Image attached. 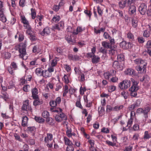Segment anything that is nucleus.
<instances>
[{
    "mask_svg": "<svg viewBox=\"0 0 151 151\" xmlns=\"http://www.w3.org/2000/svg\"><path fill=\"white\" fill-rule=\"evenodd\" d=\"M27 44V41L25 40L24 42L20 43L18 46L19 53V56L21 58H23L26 55V48Z\"/></svg>",
    "mask_w": 151,
    "mask_h": 151,
    "instance_id": "nucleus-1",
    "label": "nucleus"
},
{
    "mask_svg": "<svg viewBox=\"0 0 151 151\" xmlns=\"http://www.w3.org/2000/svg\"><path fill=\"white\" fill-rule=\"evenodd\" d=\"M131 80L133 83L131 87L129 88V90L131 91L130 95L133 97H136L137 95V91L138 90L139 87L138 86L139 82L135 81L134 79L132 78Z\"/></svg>",
    "mask_w": 151,
    "mask_h": 151,
    "instance_id": "nucleus-2",
    "label": "nucleus"
},
{
    "mask_svg": "<svg viewBox=\"0 0 151 151\" xmlns=\"http://www.w3.org/2000/svg\"><path fill=\"white\" fill-rule=\"evenodd\" d=\"M50 105L51 106L50 108V110L52 112H58V114L63 121L66 120H67V116L64 113L62 112V109L61 108L57 109L55 107L57 106V104H55V106H53V107H52L53 106L52 105V104Z\"/></svg>",
    "mask_w": 151,
    "mask_h": 151,
    "instance_id": "nucleus-3",
    "label": "nucleus"
},
{
    "mask_svg": "<svg viewBox=\"0 0 151 151\" xmlns=\"http://www.w3.org/2000/svg\"><path fill=\"white\" fill-rule=\"evenodd\" d=\"M150 108L149 106L145 108L144 109L141 108H139L137 110V112L139 114L142 113L143 114V116L145 118L143 119V121L144 122H145L148 117V113L150 111Z\"/></svg>",
    "mask_w": 151,
    "mask_h": 151,
    "instance_id": "nucleus-4",
    "label": "nucleus"
},
{
    "mask_svg": "<svg viewBox=\"0 0 151 151\" xmlns=\"http://www.w3.org/2000/svg\"><path fill=\"white\" fill-rule=\"evenodd\" d=\"M140 63L139 66L137 69V71L140 73H145L146 72V65L147 64L146 61L141 59Z\"/></svg>",
    "mask_w": 151,
    "mask_h": 151,
    "instance_id": "nucleus-5",
    "label": "nucleus"
},
{
    "mask_svg": "<svg viewBox=\"0 0 151 151\" xmlns=\"http://www.w3.org/2000/svg\"><path fill=\"white\" fill-rule=\"evenodd\" d=\"M130 85V81L129 80H125L119 84V86L121 89H124L127 88Z\"/></svg>",
    "mask_w": 151,
    "mask_h": 151,
    "instance_id": "nucleus-6",
    "label": "nucleus"
},
{
    "mask_svg": "<svg viewBox=\"0 0 151 151\" xmlns=\"http://www.w3.org/2000/svg\"><path fill=\"white\" fill-rule=\"evenodd\" d=\"M70 29H72L73 28L70 27H68L67 28V31L68 32L72 33L73 34L75 35H77L78 33L81 32L85 30L84 28H82L80 26L78 27L74 31L70 30Z\"/></svg>",
    "mask_w": 151,
    "mask_h": 151,
    "instance_id": "nucleus-7",
    "label": "nucleus"
},
{
    "mask_svg": "<svg viewBox=\"0 0 151 151\" xmlns=\"http://www.w3.org/2000/svg\"><path fill=\"white\" fill-rule=\"evenodd\" d=\"M147 10L146 5L144 3L141 4L139 8V11L140 14L142 15H144Z\"/></svg>",
    "mask_w": 151,
    "mask_h": 151,
    "instance_id": "nucleus-8",
    "label": "nucleus"
},
{
    "mask_svg": "<svg viewBox=\"0 0 151 151\" xmlns=\"http://www.w3.org/2000/svg\"><path fill=\"white\" fill-rule=\"evenodd\" d=\"M116 72V71L114 70L107 71L104 73V76L106 79L109 80L110 77L115 74Z\"/></svg>",
    "mask_w": 151,
    "mask_h": 151,
    "instance_id": "nucleus-9",
    "label": "nucleus"
},
{
    "mask_svg": "<svg viewBox=\"0 0 151 151\" xmlns=\"http://www.w3.org/2000/svg\"><path fill=\"white\" fill-rule=\"evenodd\" d=\"M20 18L21 22L24 24V27H27L29 28L30 25H29V22L26 19L24 16H20Z\"/></svg>",
    "mask_w": 151,
    "mask_h": 151,
    "instance_id": "nucleus-10",
    "label": "nucleus"
},
{
    "mask_svg": "<svg viewBox=\"0 0 151 151\" xmlns=\"http://www.w3.org/2000/svg\"><path fill=\"white\" fill-rule=\"evenodd\" d=\"M64 27V23L63 21H61L58 24H55L52 27V28L58 30L63 29Z\"/></svg>",
    "mask_w": 151,
    "mask_h": 151,
    "instance_id": "nucleus-11",
    "label": "nucleus"
},
{
    "mask_svg": "<svg viewBox=\"0 0 151 151\" xmlns=\"http://www.w3.org/2000/svg\"><path fill=\"white\" fill-rule=\"evenodd\" d=\"M109 50V53L110 55H114L117 54V46L116 45L112 46Z\"/></svg>",
    "mask_w": 151,
    "mask_h": 151,
    "instance_id": "nucleus-12",
    "label": "nucleus"
},
{
    "mask_svg": "<svg viewBox=\"0 0 151 151\" xmlns=\"http://www.w3.org/2000/svg\"><path fill=\"white\" fill-rule=\"evenodd\" d=\"M112 66L116 70H120L123 69V67L117 61L115 60L113 62Z\"/></svg>",
    "mask_w": 151,
    "mask_h": 151,
    "instance_id": "nucleus-13",
    "label": "nucleus"
},
{
    "mask_svg": "<svg viewBox=\"0 0 151 151\" xmlns=\"http://www.w3.org/2000/svg\"><path fill=\"white\" fill-rule=\"evenodd\" d=\"M32 93V97L33 99H37L39 96L38 95V90L37 88H35L31 91Z\"/></svg>",
    "mask_w": 151,
    "mask_h": 151,
    "instance_id": "nucleus-14",
    "label": "nucleus"
},
{
    "mask_svg": "<svg viewBox=\"0 0 151 151\" xmlns=\"http://www.w3.org/2000/svg\"><path fill=\"white\" fill-rule=\"evenodd\" d=\"M53 139V135L51 133H47V136L44 138V141L45 143H48Z\"/></svg>",
    "mask_w": 151,
    "mask_h": 151,
    "instance_id": "nucleus-15",
    "label": "nucleus"
},
{
    "mask_svg": "<svg viewBox=\"0 0 151 151\" xmlns=\"http://www.w3.org/2000/svg\"><path fill=\"white\" fill-rule=\"evenodd\" d=\"M50 28L48 27H45L43 29V30L41 32L40 34L44 36L49 35L50 34Z\"/></svg>",
    "mask_w": 151,
    "mask_h": 151,
    "instance_id": "nucleus-16",
    "label": "nucleus"
},
{
    "mask_svg": "<svg viewBox=\"0 0 151 151\" xmlns=\"http://www.w3.org/2000/svg\"><path fill=\"white\" fill-rule=\"evenodd\" d=\"M67 130L66 131V135L68 137H71L73 135L75 136L76 134L74 132H72V129L71 128H69L67 127H66Z\"/></svg>",
    "mask_w": 151,
    "mask_h": 151,
    "instance_id": "nucleus-17",
    "label": "nucleus"
},
{
    "mask_svg": "<svg viewBox=\"0 0 151 151\" xmlns=\"http://www.w3.org/2000/svg\"><path fill=\"white\" fill-rule=\"evenodd\" d=\"M91 52L87 54V57L88 58H93L95 55V53L96 51V48L95 47H93L91 50Z\"/></svg>",
    "mask_w": 151,
    "mask_h": 151,
    "instance_id": "nucleus-18",
    "label": "nucleus"
},
{
    "mask_svg": "<svg viewBox=\"0 0 151 151\" xmlns=\"http://www.w3.org/2000/svg\"><path fill=\"white\" fill-rule=\"evenodd\" d=\"M52 75V73H50L47 70H43L42 73V76L45 78L50 77Z\"/></svg>",
    "mask_w": 151,
    "mask_h": 151,
    "instance_id": "nucleus-19",
    "label": "nucleus"
},
{
    "mask_svg": "<svg viewBox=\"0 0 151 151\" xmlns=\"http://www.w3.org/2000/svg\"><path fill=\"white\" fill-rule=\"evenodd\" d=\"M22 110L28 111L32 110V108L29 104H23L22 107Z\"/></svg>",
    "mask_w": 151,
    "mask_h": 151,
    "instance_id": "nucleus-20",
    "label": "nucleus"
},
{
    "mask_svg": "<svg viewBox=\"0 0 151 151\" xmlns=\"http://www.w3.org/2000/svg\"><path fill=\"white\" fill-rule=\"evenodd\" d=\"M58 59L57 57H55L52 60L50 61V64H49V65L54 67L56 66L57 64Z\"/></svg>",
    "mask_w": 151,
    "mask_h": 151,
    "instance_id": "nucleus-21",
    "label": "nucleus"
},
{
    "mask_svg": "<svg viewBox=\"0 0 151 151\" xmlns=\"http://www.w3.org/2000/svg\"><path fill=\"white\" fill-rule=\"evenodd\" d=\"M129 11L131 14H133L135 13L136 12V6L133 5H131L129 7Z\"/></svg>",
    "mask_w": 151,
    "mask_h": 151,
    "instance_id": "nucleus-22",
    "label": "nucleus"
},
{
    "mask_svg": "<svg viewBox=\"0 0 151 151\" xmlns=\"http://www.w3.org/2000/svg\"><path fill=\"white\" fill-rule=\"evenodd\" d=\"M105 104H102L100 107L98 108V111L99 114L100 116H102L104 112V106L105 105Z\"/></svg>",
    "mask_w": 151,
    "mask_h": 151,
    "instance_id": "nucleus-23",
    "label": "nucleus"
},
{
    "mask_svg": "<svg viewBox=\"0 0 151 151\" xmlns=\"http://www.w3.org/2000/svg\"><path fill=\"white\" fill-rule=\"evenodd\" d=\"M100 58L98 55H95L92 58V62L93 63L96 64L99 62Z\"/></svg>",
    "mask_w": 151,
    "mask_h": 151,
    "instance_id": "nucleus-24",
    "label": "nucleus"
},
{
    "mask_svg": "<svg viewBox=\"0 0 151 151\" xmlns=\"http://www.w3.org/2000/svg\"><path fill=\"white\" fill-rule=\"evenodd\" d=\"M102 45L104 47L107 49L110 48L112 46L110 45V43L106 41L102 42Z\"/></svg>",
    "mask_w": 151,
    "mask_h": 151,
    "instance_id": "nucleus-25",
    "label": "nucleus"
},
{
    "mask_svg": "<svg viewBox=\"0 0 151 151\" xmlns=\"http://www.w3.org/2000/svg\"><path fill=\"white\" fill-rule=\"evenodd\" d=\"M28 120V118L27 116H25L23 117L22 124V126L23 127H25L26 126Z\"/></svg>",
    "mask_w": 151,
    "mask_h": 151,
    "instance_id": "nucleus-26",
    "label": "nucleus"
},
{
    "mask_svg": "<svg viewBox=\"0 0 151 151\" xmlns=\"http://www.w3.org/2000/svg\"><path fill=\"white\" fill-rule=\"evenodd\" d=\"M126 37L129 40L132 41L134 40V35L130 31L127 34Z\"/></svg>",
    "mask_w": 151,
    "mask_h": 151,
    "instance_id": "nucleus-27",
    "label": "nucleus"
},
{
    "mask_svg": "<svg viewBox=\"0 0 151 151\" xmlns=\"http://www.w3.org/2000/svg\"><path fill=\"white\" fill-rule=\"evenodd\" d=\"M35 120L37 122L40 123H43L45 122V119L41 117L35 116Z\"/></svg>",
    "mask_w": 151,
    "mask_h": 151,
    "instance_id": "nucleus-28",
    "label": "nucleus"
},
{
    "mask_svg": "<svg viewBox=\"0 0 151 151\" xmlns=\"http://www.w3.org/2000/svg\"><path fill=\"white\" fill-rule=\"evenodd\" d=\"M132 26L136 28L138 25V20L135 17L132 18Z\"/></svg>",
    "mask_w": 151,
    "mask_h": 151,
    "instance_id": "nucleus-29",
    "label": "nucleus"
},
{
    "mask_svg": "<svg viewBox=\"0 0 151 151\" xmlns=\"http://www.w3.org/2000/svg\"><path fill=\"white\" fill-rule=\"evenodd\" d=\"M64 141L65 144L68 146L73 145L71 141L66 137H64Z\"/></svg>",
    "mask_w": 151,
    "mask_h": 151,
    "instance_id": "nucleus-30",
    "label": "nucleus"
},
{
    "mask_svg": "<svg viewBox=\"0 0 151 151\" xmlns=\"http://www.w3.org/2000/svg\"><path fill=\"white\" fill-rule=\"evenodd\" d=\"M126 73L128 75H134V70L132 68H129L125 71Z\"/></svg>",
    "mask_w": 151,
    "mask_h": 151,
    "instance_id": "nucleus-31",
    "label": "nucleus"
},
{
    "mask_svg": "<svg viewBox=\"0 0 151 151\" xmlns=\"http://www.w3.org/2000/svg\"><path fill=\"white\" fill-rule=\"evenodd\" d=\"M61 101V99L59 97H57L55 100H52L50 102V104L51 103L52 104H54L55 103V104H59L60 103Z\"/></svg>",
    "mask_w": 151,
    "mask_h": 151,
    "instance_id": "nucleus-32",
    "label": "nucleus"
},
{
    "mask_svg": "<svg viewBox=\"0 0 151 151\" xmlns=\"http://www.w3.org/2000/svg\"><path fill=\"white\" fill-rule=\"evenodd\" d=\"M31 15L32 18V19H35L36 16V12L35 9L33 8H32L31 9Z\"/></svg>",
    "mask_w": 151,
    "mask_h": 151,
    "instance_id": "nucleus-33",
    "label": "nucleus"
},
{
    "mask_svg": "<svg viewBox=\"0 0 151 151\" xmlns=\"http://www.w3.org/2000/svg\"><path fill=\"white\" fill-rule=\"evenodd\" d=\"M60 18L59 15H55L52 18V19L51 20V22L52 21L55 22H58L60 19Z\"/></svg>",
    "mask_w": 151,
    "mask_h": 151,
    "instance_id": "nucleus-34",
    "label": "nucleus"
},
{
    "mask_svg": "<svg viewBox=\"0 0 151 151\" xmlns=\"http://www.w3.org/2000/svg\"><path fill=\"white\" fill-rule=\"evenodd\" d=\"M150 31L148 30L147 29L145 30L143 32V36L146 37H149L150 34Z\"/></svg>",
    "mask_w": 151,
    "mask_h": 151,
    "instance_id": "nucleus-35",
    "label": "nucleus"
},
{
    "mask_svg": "<svg viewBox=\"0 0 151 151\" xmlns=\"http://www.w3.org/2000/svg\"><path fill=\"white\" fill-rule=\"evenodd\" d=\"M63 96H66L67 93L68 92V87L67 85H65L63 88Z\"/></svg>",
    "mask_w": 151,
    "mask_h": 151,
    "instance_id": "nucleus-36",
    "label": "nucleus"
},
{
    "mask_svg": "<svg viewBox=\"0 0 151 151\" xmlns=\"http://www.w3.org/2000/svg\"><path fill=\"white\" fill-rule=\"evenodd\" d=\"M46 122H47L50 125L52 126L54 125V120L52 118L49 117L47 118L46 119Z\"/></svg>",
    "mask_w": 151,
    "mask_h": 151,
    "instance_id": "nucleus-37",
    "label": "nucleus"
},
{
    "mask_svg": "<svg viewBox=\"0 0 151 151\" xmlns=\"http://www.w3.org/2000/svg\"><path fill=\"white\" fill-rule=\"evenodd\" d=\"M43 71V70L41 68H37L35 70V73L37 75L42 76V73Z\"/></svg>",
    "mask_w": 151,
    "mask_h": 151,
    "instance_id": "nucleus-38",
    "label": "nucleus"
},
{
    "mask_svg": "<svg viewBox=\"0 0 151 151\" xmlns=\"http://www.w3.org/2000/svg\"><path fill=\"white\" fill-rule=\"evenodd\" d=\"M105 30V28H101L100 29H97L96 28H94V32L96 34H100L101 32H104Z\"/></svg>",
    "mask_w": 151,
    "mask_h": 151,
    "instance_id": "nucleus-39",
    "label": "nucleus"
},
{
    "mask_svg": "<svg viewBox=\"0 0 151 151\" xmlns=\"http://www.w3.org/2000/svg\"><path fill=\"white\" fill-rule=\"evenodd\" d=\"M17 34L19 35L18 40L19 42H21L24 39V36L23 34L17 32Z\"/></svg>",
    "mask_w": 151,
    "mask_h": 151,
    "instance_id": "nucleus-40",
    "label": "nucleus"
},
{
    "mask_svg": "<svg viewBox=\"0 0 151 151\" xmlns=\"http://www.w3.org/2000/svg\"><path fill=\"white\" fill-rule=\"evenodd\" d=\"M42 116L45 118L47 119L49 117V113L46 111H44L42 113Z\"/></svg>",
    "mask_w": 151,
    "mask_h": 151,
    "instance_id": "nucleus-41",
    "label": "nucleus"
},
{
    "mask_svg": "<svg viewBox=\"0 0 151 151\" xmlns=\"http://www.w3.org/2000/svg\"><path fill=\"white\" fill-rule=\"evenodd\" d=\"M10 66L14 70H17L18 69V66L17 63L14 62H13L11 63Z\"/></svg>",
    "mask_w": 151,
    "mask_h": 151,
    "instance_id": "nucleus-42",
    "label": "nucleus"
},
{
    "mask_svg": "<svg viewBox=\"0 0 151 151\" xmlns=\"http://www.w3.org/2000/svg\"><path fill=\"white\" fill-rule=\"evenodd\" d=\"M126 7H129L132 5L131 4L132 3V0H125L124 1Z\"/></svg>",
    "mask_w": 151,
    "mask_h": 151,
    "instance_id": "nucleus-43",
    "label": "nucleus"
},
{
    "mask_svg": "<svg viewBox=\"0 0 151 151\" xmlns=\"http://www.w3.org/2000/svg\"><path fill=\"white\" fill-rule=\"evenodd\" d=\"M117 59L118 61L120 62L123 61L124 60V55L122 54L118 55Z\"/></svg>",
    "mask_w": 151,
    "mask_h": 151,
    "instance_id": "nucleus-44",
    "label": "nucleus"
},
{
    "mask_svg": "<svg viewBox=\"0 0 151 151\" xmlns=\"http://www.w3.org/2000/svg\"><path fill=\"white\" fill-rule=\"evenodd\" d=\"M73 142L74 143V147L76 148L77 147H78L79 149V148L81 147V144L80 141H78V140H76L75 141H74Z\"/></svg>",
    "mask_w": 151,
    "mask_h": 151,
    "instance_id": "nucleus-45",
    "label": "nucleus"
},
{
    "mask_svg": "<svg viewBox=\"0 0 151 151\" xmlns=\"http://www.w3.org/2000/svg\"><path fill=\"white\" fill-rule=\"evenodd\" d=\"M36 17V19L35 20V23H36L37 21V22H38L39 21H41L43 18V16L41 14L40 15H37Z\"/></svg>",
    "mask_w": 151,
    "mask_h": 151,
    "instance_id": "nucleus-46",
    "label": "nucleus"
},
{
    "mask_svg": "<svg viewBox=\"0 0 151 151\" xmlns=\"http://www.w3.org/2000/svg\"><path fill=\"white\" fill-rule=\"evenodd\" d=\"M74 150V148L73 145L68 146L66 149V151H73Z\"/></svg>",
    "mask_w": 151,
    "mask_h": 151,
    "instance_id": "nucleus-47",
    "label": "nucleus"
},
{
    "mask_svg": "<svg viewBox=\"0 0 151 151\" xmlns=\"http://www.w3.org/2000/svg\"><path fill=\"white\" fill-rule=\"evenodd\" d=\"M63 81L66 83H69V80L68 76L66 74H65L64 77L63 78Z\"/></svg>",
    "mask_w": 151,
    "mask_h": 151,
    "instance_id": "nucleus-48",
    "label": "nucleus"
},
{
    "mask_svg": "<svg viewBox=\"0 0 151 151\" xmlns=\"http://www.w3.org/2000/svg\"><path fill=\"white\" fill-rule=\"evenodd\" d=\"M106 143L109 146H111L112 147H114L116 145V143L114 142H111L109 140H107L106 141Z\"/></svg>",
    "mask_w": 151,
    "mask_h": 151,
    "instance_id": "nucleus-49",
    "label": "nucleus"
},
{
    "mask_svg": "<svg viewBox=\"0 0 151 151\" xmlns=\"http://www.w3.org/2000/svg\"><path fill=\"white\" fill-rule=\"evenodd\" d=\"M118 4L119 8L121 9H123L125 7H126L124 1L123 3L121 1L119 2Z\"/></svg>",
    "mask_w": 151,
    "mask_h": 151,
    "instance_id": "nucleus-50",
    "label": "nucleus"
},
{
    "mask_svg": "<svg viewBox=\"0 0 151 151\" xmlns=\"http://www.w3.org/2000/svg\"><path fill=\"white\" fill-rule=\"evenodd\" d=\"M14 87V84L12 80H11L9 82V85L7 88L8 89H10Z\"/></svg>",
    "mask_w": 151,
    "mask_h": 151,
    "instance_id": "nucleus-51",
    "label": "nucleus"
},
{
    "mask_svg": "<svg viewBox=\"0 0 151 151\" xmlns=\"http://www.w3.org/2000/svg\"><path fill=\"white\" fill-rule=\"evenodd\" d=\"M151 137L148 134V131H145L144 132V139H149Z\"/></svg>",
    "mask_w": 151,
    "mask_h": 151,
    "instance_id": "nucleus-52",
    "label": "nucleus"
},
{
    "mask_svg": "<svg viewBox=\"0 0 151 151\" xmlns=\"http://www.w3.org/2000/svg\"><path fill=\"white\" fill-rule=\"evenodd\" d=\"M86 91V88L85 87H82L81 86L80 89V93L81 95L84 94V92Z\"/></svg>",
    "mask_w": 151,
    "mask_h": 151,
    "instance_id": "nucleus-53",
    "label": "nucleus"
},
{
    "mask_svg": "<svg viewBox=\"0 0 151 151\" xmlns=\"http://www.w3.org/2000/svg\"><path fill=\"white\" fill-rule=\"evenodd\" d=\"M133 118H130L128 120L127 123V127H130L132 126L133 123Z\"/></svg>",
    "mask_w": 151,
    "mask_h": 151,
    "instance_id": "nucleus-54",
    "label": "nucleus"
},
{
    "mask_svg": "<svg viewBox=\"0 0 151 151\" xmlns=\"http://www.w3.org/2000/svg\"><path fill=\"white\" fill-rule=\"evenodd\" d=\"M116 89V87L114 86L111 85L108 87L109 91L112 92L114 91Z\"/></svg>",
    "mask_w": 151,
    "mask_h": 151,
    "instance_id": "nucleus-55",
    "label": "nucleus"
},
{
    "mask_svg": "<svg viewBox=\"0 0 151 151\" xmlns=\"http://www.w3.org/2000/svg\"><path fill=\"white\" fill-rule=\"evenodd\" d=\"M145 46L147 50L151 48V40L148 41Z\"/></svg>",
    "mask_w": 151,
    "mask_h": 151,
    "instance_id": "nucleus-56",
    "label": "nucleus"
},
{
    "mask_svg": "<svg viewBox=\"0 0 151 151\" xmlns=\"http://www.w3.org/2000/svg\"><path fill=\"white\" fill-rule=\"evenodd\" d=\"M138 41L139 43H143L145 42L144 39L142 37H139L137 38Z\"/></svg>",
    "mask_w": 151,
    "mask_h": 151,
    "instance_id": "nucleus-57",
    "label": "nucleus"
},
{
    "mask_svg": "<svg viewBox=\"0 0 151 151\" xmlns=\"http://www.w3.org/2000/svg\"><path fill=\"white\" fill-rule=\"evenodd\" d=\"M55 119L58 122H60L63 121L59 114L56 115L55 116Z\"/></svg>",
    "mask_w": 151,
    "mask_h": 151,
    "instance_id": "nucleus-58",
    "label": "nucleus"
},
{
    "mask_svg": "<svg viewBox=\"0 0 151 151\" xmlns=\"http://www.w3.org/2000/svg\"><path fill=\"white\" fill-rule=\"evenodd\" d=\"M101 132L107 134L109 133V130L108 128H106L105 127H104L101 129Z\"/></svg>",
    "mask_w": 151,
    "mask_h": 151,
    "instance_id": "nucleus-59",
    "label": "nucleus"
},
{
    "mask_svg": "<svg viewBox=\"0 0 151 151\" xmlns=\"http://www.w3.org/2000/svg\"><path fill=\"white\" fill-rule=\"evenodd\" d=\"M126 42L125 41H123L120 43V46L123 48H125L126 47Z\"/></svg>",
    "mask_w": 151,
    "mask_h": 151,
    "instance_id": "nucleus-60",
    "label": "nucleus"
},
{
    "mask_svg": "<svg viewBox=\"0 0 151 151\" xmlns=\"http://www.w3.org/2000/svg\"><path fill=\"white\" fill-rule=\"evenodd\" d=\"M97 12L99 14L100 16H101L103 14V11L100 8L99 6H97Z\"/></svg>",
    "mask_w": 151,
    "mask_h": 151,
    "instance_id": "nucleus-61",
    "label": "nucleus"
},
{
    "mask_svg": "<svg viewBox=\"0 0 151 151\" xmlns=\"http://www.w3.org/2000/svg\"><path fill=\"white\" fill-rule=\"evenodd\" d=\"M104 47H101L100 49V51L104 54H106L107 52V50Z\"/></svg>",
    "mask_w": 151,
    "mask_h": 151,
    "instance_id": "nucleus-62",
    "label": "nucleus"
},
{
    "mask_svg": "<svg viewBox=\"0 0 151 151\" xmlns=\"http://www.w3.org/2000/svg\"><path fill=\"white\" fill-rule=\"evenodd\" d=\"M133 128L134 131H136L139 129V126L137 124H135L133 127Z\"/></svg>",
    "mask_w": 151,
    "mask_h": 151,
    "instance_id": "nucleus-63",
    "label": "nucleus"
},
{
    "mask_svg": "<svg viewBox=\"0 0 151 151\" xmlns=\"http://www.w3.org/2000/svg\"><path fill=\"white\" fill-rule=\"evenodd\" d=\"M62 85L60 83H58L56 85V88L55 90L56 91H58L60 89L62 88Z\"/></svg>",
    "mask_w": 151,
    "mask_h": 151,
    "instance_id": "nucleus-64",
    "label": "nucleus"
}]
</instances>
